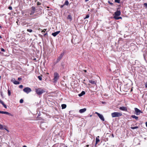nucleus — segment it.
<instances>
[{"instance_id":"nucleus-9","label":"nucleus","mask_w":147,"mask_h":147,"mask_svg":"<svg viewBox=\"0 0 147 147\" xmlns=\"http://www.w3.org/2000/svg\"><path fill=\"white\" fill-rule=\"evenodd\" d=\"M1 113L6 114L12 116H13V115L10 113L6 111H1Z\"/></svg>"},{"instance_id":"nucleus-30","label":"nucleus","mask_w":147,"mask_h":147,"mask_svg":"<svg viewBox=\"0 0 147 147\" xmlns=\"http://www.w3.org/2000/svg\"><path fill=\"white\" fill-rule=\"evenodd\" d=\"M38 79L40 80H42V78L40 76H38Z\"/></svg>"},{"instance_id":"nucleus-2","label":"nucleus","mask_w":147,"mask_h":147,"mask_svg":"<svg viewBox=\"0 0 147 147\" xmlns=\"http://www.w3.org/2000/svg\"><path fill=\"white\" fill-rule=\"evenodd\" d=\"M122 115L121 113L117 112H114L112 113L111 114V115L112 117H119L122 116Z\"/></svg>"},{"instance_id":"nucleus-42","label":"nucleus","mask_w":147,"mask_h":147,"mask_svg":"<svg viewBox=\"0 0 147 147\" xmlns=\"http://www.w3.org/2000/svg\"><path fill=\"white\" fill-rule=\"evenodd\" d=\"M1 96L3 98V93H2V92H1Z\"/></svg>"},{"instance_id":"nucleus-37","label":"nucleus","mask_w":147,"mask_h":147,"mask_svg":"<svg viewBox=\"0 0 147 147\" xmlns=\"http://www.w3.org/2000/svg\"><path fill=\"white\" fill-rule=\"evenodd\" d=\"M8 9H9L10 10H12V7L11 6H9V7H8Z\"/></svg>"},{"instance_id":"nucleus-21","label":"nucleus","mask_w":147,"mask_h":147,"mask_svg":"<svg viewBox=\"0 0 147 147\" xmlns=\"http://www.w3.org/2000/svg\"><path fill=\"white\" fill-rule=\"evenodd\" d=\"M13 83L15 84H20V82L17 81L15 80H14L13 81Z\"/></svg>"},{"instance_id":"nucleus-61","label":"nucleus","mask_w":147,"mask_h":147,"mask_svg":"<svg viewBox=\"0 0 147 147\" xmlns=\"http://www.w3.org/2000/svg\"><path fill=\"white\" fill-rule=\"evenodd\" d=\"M64 147H67V146H65Z\"/></svg>"},{"instance_id":"nucleus-39","label":"nucleus","mask_w":147,"mask_h":147,"mask_svg":"<svg viewBox=\"0 0 147 147\" xmlns=\"http://www.w3.org/2000/svg\"><path fill=\"white\" fill-rule=\"evenodd\" d=\"M1 51H3V52H5V49H3V48H1Z\"/></svg>"},{"instance_id":"nucleus-50","label":"nucleus","mask_w":147,"mask_h":147,"mask_svg":"<svg viewBox=\"0 0 147 147\" xmlns=\"http://www.w3.org/2000/svg\"><path fill=\"white\" fill-rule=\"evenodd\" d=\"M23 147H27V146L26 145H24L23 146Z\"/></svg>"},{"instance_id":"nucleus-11","label":"nucleus","mask_w":147,"mask_h":147,"mask_svg":"<svg viewBox=\"0 0 147 147\" xmlns=\"http://www.w3.org/2000/svg\"><path fill=\"white\" fill-rule=\"evenodd\" d=\"M121 14V12L120 11H117L115 12L114 16H119Z\"/></svg>"},{"instance_id":"nucleus-51","label":"nucleus","mask_w":147,"mask_h":147,"mask_svg":"<svg viewBox=\"0 0 147 147\" xmlns=\"http://www.w3.org/2000/svg\"><path fill=\"white\" fill-rule=\"evenodd\" d=\"M102 103H103V104H104L105 103V102H102Z\"/></svg>"},{"instance_id":"nucleus-60","label":"nucleus","mask_w":147,"mask_h":147,"mask_svg":"<svg viewBox=\"0 0 147 147\" xmlns=\"http://www.w3.org/2000/svg\"><path fill=\"white\" fill-rule=\"evenodd\" d=\"M92 116V115H90V117H91Z\"/></svg>"},{"instance_id":"nucleus-20","label":"nucleus","mask_w":147,"mask_h":147,"mask_svg":"<svg viewBox=\"0 0 147 147\" xmlns=\"http://www.w3.org/2000/svg\"><path fill=\"white\" fill-rule=\"evenodd\" d=\"M85 94V92L84 91H82L81 93L79 94H78V96H80V97H81L83 95Z\"/></svg>"},{"instance_id":"nucleus-38","label":"nucleus","mask_w":147,"mask_h":147,"mask_svg":"<svg viewBox=\"0 0 147 147\" xmlns=\"http://www.w3.org/2000/svg\"><path fill=\"white\" fill-rule=\"evenodd\" d=\"M23 87V86L22 85H20L19 86V88H22Z\"/></svg>"},{"instance_id":"nucleus-55","label":"nucleus","mask_w":147,"mask_h":147,"mask_svg":"<svg viewBox=\"0 0 147 147\" xmlns=\"http://www.w3.org/2000/svg\"><path fill=\"white\" fill-rule=\"evenodd\" d=\"M2 38V37L1 36H0V38Z\"/></svg>"},{"instance_id":"nucleus-63","label":"nucleus","mask_w":147,"mask_h":147,"mask_svg":"<svg viewBox=\"0 0 147 147\" xmlns=\"http://www.w3.org/2000/svg\"><path fill=\"white\" fill-rule=\"evenodd\" d=\"M40 10H41V9H40Z\"/></svg>"},{"instance_id":"nucleus-12","label":"nucleus","mask_w":147,"mask_h":147,"mask_svg":"<svg viewBox=\"0 0 147 147\" xmlns=\"http://www.w3.org/2000/svg\"><path fill=\"white\" fill-rule=\"evenodd\" d=\"M98 117L102 121H105L104 118L102 115L100 114L98 116Z\"/></svg>"},{"instance_id":"nucleus-31","label":"nucleus","mask_w":147,"mask_h":147,"mask_svg":"<svg viewBox=\"0 0 147 147\" xmlns=\"http://www.w3.org/2000/svg\"><path fill=\"white\" fill-rule=\"evenodd\" d=\"M20 102L21 103H22L23 102V100L22 99H21L20 100Z\"/></svg>"},{"instance_id":"nucleus-49","label":"nucleus","mask_w":147,"mask_h":147,"mask_svg":"<svg viewBox=\"0 0 147 147\" xmlns=\"http://www.w3.org/2000/svg\"><path fill=\"white\" fill-rule=\"evenodd\" d=\"M146 127H147V122H146Z\"/></svg>"},{"instance_id":"nucleus-57","label":"nucleus","mask_w":147,"mask_h":147,"mask_svg":"<svg viewBox=\"0 0 147 147\" xmlns=\"http://www.w3.org/2000/svg\"><path fill=\"white\" fill-rule=\"evenodd\" d=\"M16 23H17V24H18V21L16 22Z\"/></svg>"},{"instance_id":"nucleus-48","label":"nucleus","mask_w":147,"mask_h":147,"mask_svg":"<svg viewBox=\"0 0 147 147\" xmlns=\"http://www.w3.org/2000/svg\"><path fill=\"white\" fill-rule=\"evenodd\" d=\"M85 72L86 73L87 72V71L86 70H84Z\"/></svg>"},{"instance_id":"nucleus-19","label":"nucleus","mask_w":147,"mask_h":147,"mask_svg":"<svg viewBox=\"0 0 147 147\" xmlns=\"http://www.w3.org/2000/svg\"><path fill=\"white\" fill-rule=\"evenodd\" d=\"M131 117L135 119L136 120H138V117L135 115H131Z\"/></svg>"},{"instance_id":"nucleus-53","label":"nucleus","mask_w":147,"mask_h":147,"mask_svg":"<svg viewBox=\"0 0 147 147\" xmlns=\"http://www.w3.org/2000/svg\"><path fill=\"white\" fill-rule=\"evenodd\" d=\"M63 6H64V5H61V8H62V7H63Z\"/></svg>"},{"instance_id":"nucleus-16","label":"nucleus","mask_w":147,"mask_h":147,"mask_svg":"<svg viewBox=\"0 0 147 147\" xmlns=\"http://www.w3.org/2000/svg\"><path fill=\"white\" fill-rule=\"evenodd\" d=\"M89 82L92 84H96V81H94L92 80H89Z\"/></svg>"},{"instance_id":"nucleus-18","label":"nucleus","mask_w":147,"mask_h":147,"mask_svg":"<svg viewBox=\"0 0 147 147\" xmlns=\"http://www.w3.org/2000/svg\"><path fill=\"white\" fill-rule=\"evenodd\" d=\"M99 136H98L97 137H96V144H97L99 142H100V140L99 139Z\"/></svg>"},{"instance_id":"nucleus-59","label":"nucleus","mask_w":147,"mask_h":147,"mask_svg":"<svg viewBox=\"0 0 147 147\" xmlns=\"http://www.w3.org/2000/svg\"><path fill=\"white\" fill-rule=\"evenodd\" d=\"M34 59V60H36V58H35V59Z\"/></svg>"},{"instance_id":"nucleus-35","label":"nucleus","mask_w":147,"mask_h":147,"mask_svg":"<svg viewBox=\"0 0 147 147\" xmlns=\"http://www.w3.org/2000/svg\"><path fill=\"white\" fill-rule=\"evenodd\" d=\"M0 103L2 105L4 103L0 99Z\"/></svg>"},{"instance_id":"nucleus-22","label":"nucleus","mask_w":147,"mask_h":147,"mask_svg":"<svg viewBox=\"0 0 147 147\" xmlns=\"http://www.w3.org/2000/svg\"><path fill=\"white\" fill-rule=\"evenodd\" d=\"M4 129H5V128H4L3 125H1V124H0V129L3 130ZM5 129L7 131H9L7 129Z\"/></svg>"},{"instance_id":"nucleus-29","label":"nucleus","mask_w":147,"mask_h":147,"mask_svg":"<svg viewBox=\"0 0 147 147\" xmlns=\"http://www.w3.org/2000/svg\"><path fill=\"white\" fill-rule=\"evenodd\" d=\"M89 17V15L88 14L87 15L85 18H84V19H86L88 18Z\"/></svg>"},{"instance_id":"nucleus-14","label":"nucleus","mask_w":147,"mask_h":147,"mask_svg":"<svg viewBox=\"0 0 147 147\" xmlns=\"http://www.w3.org/2000/svg\"><path fill=\"white\" fill-rule=\"evenodd\" d=\"M60 31H58L56 32H55L53 33H52V35L54 36L55 37L57 36V34L59 33Z\"/></svg>"},{"instance_id":"nucleus-1","label":"nucleus","mask_w":147,"mask_h":147,"mask_svg":"<svg viewBox=\"0 0 147 147\" xmlns=\"http://www.w3.org/2000/svg\"><path fill=\"white\" fill-rule=\"evenodd\" d=\"M35 91L36 94L39 95H40L42 94L45 92L43 89L39 88L35 89Z\"/></svg>"},{"instance_id":"nucleus-45","label":"nucleus","mask_w":147,"mask_h":147,"mask_svg":"<svg viewBox=\"0 0 147 147\" xmlns=\"http://www.w3.org/2000/svg\"><path fill=\"white\" fill-rule=\"evenodd\" d=\"M109 4H110L111 5H113V3H111L109 1Z\"/></svg>"},{"instance_id":"nucleus-34","label":"nucleus","mask_w":147,"mask_h":147,"mask_svg":"<svg viewBox=\"0 0 147 147\" xmlns=\"http://www.w3.org/2000/svg\"><path fill=\"white\" fill-rule=\"evenodd\" d=\"M41 5V3L39 2H38L37 3V5Z\"/></svg>"},{"instance_id":"nucleus-6","label":"nucleus","mask_w":147,"mask_h":147,"mask_svg":"<svg viewBox=\"0 0 147 147\" xmlns=\"http://www.w3.org/2000/svg\"><path fill=\"white\" fill-rule=\"evenodd\" d=\"M23 91L24 92L28 94L31 92L32 90L30 88L26 87L23 89Z\"/></svg>"},{"instance_id":"nucleus-46","label":"nucleus","mask_w":147,"mask_h":147,"mask_svg":"<svg viewBox=\"0 0 147 147\" xmlns=\"http://www.w3.org/2000/svg\"><path fill=\"white\" fill-rule=\"evenodd\" d=\"M122 18L121 17H119V19H122Z\"/></svg>"},{"instance_id":"nucleus-5","label":"nucleus","mask_w":147,"mask_h":147,"mask_svg":"<svg viewBox=\"0 0 147 147\" xmlns=\"http://www.w3.org/2000/svg\"><path fill=\"white\" fill-rule=\"evenodd\" d=\"M31 10L30 13H29V14L31 16H33L34 14V13L36 12V8L35 7L32 6L31 8ZM36 12L37 11H36Z\"/></svg>"},{"instance_id":"nucleus-13","label":"nucleus","mask_w":147,"mask_h":147,"mask_svg":"<svg viewBox=\"0 0 147 147\" xmlns=\"http://www.w3.org/2000/svg\"><path fill=\"white\" fill-rule=\"evenodd\" d=\"M42 14V12L41 11H40V12H39V13H37L36 14H34L32 16V17H36V16H38V15H40Z\"/></svg>"},{"instance_id":"nucleus-43","label":"nucleus","mask_w":147,"mask_h":147,"mask_svg":"<svg viewBox=\"0 0 147 147\" xmlns=\"http://www.w3.org/2000/svg\"><path fill=\"white\" fill-rule=\"evenodd\" d=\"M46 29H44L42 31V32H45V31H46Z\"/></svg>"},{"instance_id":"nucleus-8","label":"nucleus","mask_w":147,"mask_h":147,"mask_svg":"<svg viewBox=\"0 0 147 147\" xmlns=\"http://www.w3.org/2000/svg\"><path fill=\"white\" fill-rule=\"evenodd\" d=\"M54 80L55 82L57 81L59 78V75L57 72H55L54 73Z\"/></svg>"},{"instance_id":"nucleus-15","label":"nucleus","mask_w":147,"mask_h":147,"mask_svg":"<svg viewBox=\"0 0 147 147\" xmlns=\"http://www.w3.org/2000/svg\"><path fill=\"white\" fill-rule=\"evenodd\" d=\"M86 108H84L81 109L79 110V112L80 113H82L86 111Z\"/></svg>"},{"instance_id":"nucleus-52","label":"nucleus","mask_w":147,"mask_h":147,"mask_svg":"<svg viewBox=\"0 0 147 147\" xmlns=\"http://www.w3.org/2000/svg\"><path fill=\"white\" fill-rule=\"evenodd\" d=\"M89 145H87L86 146L87 147H89Z\"/></svg>"},{"instance_id":"nucleus-26","label":"nucleus","mask_w":147,"mask_h":147,"mask_svg":"<svg viewBox=\"0 0 147 147\" xmlns=\"http://www.w3.org/2000/svg\"><path fill=\"white\" fill-rule=\"evenodd\" d=\"M8 94L9 96H10L11 95V92L9 90V89L7 90Z\"/></svg>"},{"instance_id":"nucleus-17","label":"nucleus","mask_w":147,"mask_h":147,"mask_svg":"<svg viewBox=\"0 0 147 147\" xmlns=\"http://www.w3.org/2000/svg\"><path fill=\"white\" fill-rule=\"evenodd\" d=\"M67 18V19L69 20L70 21H71L72 20V18L70 14H69L68 15Z\"/></svg>"},{"instance_id":"nucleus-36","label":"nucleus","mask_w":147,"mask_h":147,"mask_svg":"<svg viewBox=\"0 0 147 147\" xmlns=\"http://www.w3.org/2000/svg\"><path fill=\"white\" fill-rule=\"evenodd\" d=\"M144 5L145 6L146 8H147V3H145L144 4Z\"/></svg>"},{"instance_id":"nucleus-64","label":"nucleus","mask_w":147,"mask_h":147,"mask_svg":"<svg viewBox=\"0 0 147 147\" xmlns=\"http://www.w3.org/2000/svg\"><path fill=\"white\" fill-rule=\"evenodd\" d=\"M1 111H0V113H1Z\"/></svg>"},{"instance_id":"nucleus-23","label":"nucleus","mask_w":147,"mask_h":147,"mask_svg":"<svg viewBox=\"0 0 147 147\" xmlns=\"http://www.w3.org/2000/svg\"><path fill=\"white\" fill-rule=\"evenodd\" d=\"M61 107L62 109H64L66 107V105L65 104H63L61 105Z\"/></svg>"},{"instance_id":"nucleus-40","label":"nucleus","mask_w":147,"mask_h":147,"mask_svg":"<svg viewBox=\"0 0 147 147\" xmlns=\"http://www.w3.org/2000/svg\"><path fill=\"white\" fill-rule=\"evenodd\" d=\"M22 78L20 77L18 78V80L19 81H20L21 80H22Z\"/></svg>"},{"instance_id":"nucleus-58","label":"nucleus","mask_w":147,"mask_h":147,"mask_svg":"<svg viewBox=\"0 0 147 147\" xmlns=\"http://www.w3.org/2000/svg\"><path fill=\"white\" fill-rule=\"evenodd\" d=\"M47 7L48 8H49V7H48V6Z\"/></svg>"},{"instance_id":"nucleus-32","label":"nucleus","mask_w":147,"mask_h":147,"mask_svg":"<svg viewBox=\"0 0 147 147\" xmlns=\"http://www.w3.org/2000/svg\"><path fill=\"white\" fill-rule=\"evenodd\" d=\"M27 30L29 32H32V30L30 29H28Z\"/></svg>"},{"instance_id":"nucleus-41","label":"nucleus","mask_w":147,"mask_h":147,"mask_svg":"<svg viewBox=\"0 0 147 147\" xmlns=\"http://www.w3.org/2000/svg\"><path fill=\"white\" fill-rule=\"evenodd\" d=\"M95 113L96 114L98 115V116L100 114V113H99L97 112H95Z\"/></svg>"},{"instance_id":"nucleus-33","label":"nucleus","mask_w":147,"mask_h":147,"mask_svg":"<svg viewBox=\"0 0 147 147\" xmlns=\"http://www.w3.org/2000/svg\"><path fill=\"white\" fill-rule=\"evenodd\" d=\"M2 105L6 109L7 108L6 105L4 103Z\"/></svg>"},{"instance_id":"nucleus-4","label":"nucleus","mask_w":147,"mask_h":147,"mask_svg":"<svg viewBox=\"0 0 147 147\" xmlns=\"http://www.w3.org/2000/svg\"><path fill=\"white\" fill-rule=\"evenodd\" d=\"M64 52L61 53L60 55L58 57V58H57V60L55 63V64H56L58 63L60 60L62 59L63 57L64 56Z\"/></svg>"},{"instance_id":"nucleus-24","label":"nucleus","mask_w":147,"mask_h":147,"mask_svg":"<svg viewBox=\"0 0 147 147\" xmlns=\"http://www.w3.org/2000/svg\"><path fill=\"white\" fill-rule=\"evenodd\" d=\"M68 4H69L68 1H65V2L64 5H68Z\"/></svg>"},{"instance_id":"nucleus-27","label":"nucleus","mask_w":147,"mask_h":147,"mask_svg":"<svg viewBox=\"0 0 147 147\" xmlns=\"http://www.w3.org/2000/svg\"><path fill=\"white\" fill-rule=\"evenodd\" d=\"M113 18L116 20H119V17L118 16H114Z\"/></svg>"},{"instance_id":"nucleus-3","label":"nucleus","mask_w":147,"mask_h":147,"mask_svg":"<svg viewBox=\"0 0 147 147\" xmlns=\"http://www.w3.org/2000/svg\"><path fill=\"white\" fill-rule=\"evenodd\" d=\"M47 123L45 122H42L40 124V127L41 129L44 130L45 128H47Z\"/></svg>"},{"instance_id":"nucleus-28","label":"nucleus","mask_w":147,"mask_h":147,"mask_svg":"<svg viewBox=\"0 0 147 147\" xmlns=\"http://www.w3.org/2000/svg\"><path fill=\"white\" fill-rule=\"evenodd\" d=\"M115 1L116 3H119L120 2V0H115Z\"/></svg>"},{"instance_id":"nucleus-56","label":"nucleus","mask_w":147,"mask_h":147,"mask_svg":"<svg viewBox=\"0 0 147 147\" xmlns=\"http://www.w3.org/2000/svg\"><path fill=\"white\" fill-rule=\"evenodd\" d=\"M2 28V27L1 26H0V28Z\"/></svg>"},{"instance_id":"nucleus-44","label":"nucleus","mask_w":147,"mask_h":147,"mask_svg":"<svg viewBox=\"0 0 147 147\" xmlns=\"http://www.w3.org/2000/svg\"><path fill=\"white\" fill-rule=\"evenodd\" d=\"M47 32L46 33H45V34H44V36H45L46 35H47Z\"/></svg>"},{"instance_id":"nucleus-62","label":"nucleus","mask_w":147,"mask_h":147,"mask_svg":"<svg viewBox=\"0 0 147 147\" xmlns=\"http://www.w3.org/2000/svg\"><path fill=\"white\" fill-rule=\"evenodd\" d=\"M61 64H62V66H63V64H62V63H61Z\"/></svg>"},{"instance_id":"nucleus-10","label":"nucleus","mask_w":147,"mask_h":147,"mask_svg":"<svg viewBox=\"0 0 147 147\" xmlns=\"http://www.w3.org/2000/svg\"><path fill=\"white\" fill-rule=\"evenodd\" d=\"M119 109L120 110L124 111H127V110L126 107H120L119 108Z\"/></svg>"},{"instance_id":"nucleus-54","label":"nucleus","mask_w":147,"mask_h":147,"mask_svg":"<svg viewBox=\"0 0 147 147\" xmlns=\"http://www.w3.org/2000/svg\"><path fill=\"white\" fill-rule=\"evenodd\" d=\"M89 0H85V1L86 2H87V1H88Z\"/></svg>"},{"instance_id":"nucleus-7","label":"nucleus","mask_w":147,"mask_h":147,"mask_svg":"<svg viewBox=\"0 0 147 147\" xmlns=\"http://www.w3.org/2000/svg\"><path fill=\"white\" fill-rule=\"evenodd\" d=\"M134 110H135V113L136 115H140V113H143L139 109H138L137 108H134Z\"/></svg>"},{"instance_id":"nucleus-25","label":"nucleus","mask_w":147,"mask_h":147,"mask_svg":"<svg viewBox=\"0 0 147 147\" xmlns=\"http://www.w3.org/2000/svg\"><path fill=\"white\" fill-rule=\"evenodd\" d=\"M138 128V126H137L134 127H131V128L133 129H134Z\"/></svg>"},{"instance_id":"nucleus-47","label":"nucleus","mask_w":147,"mask_h":147,"mask_svg":"<svg viewBox=\"0 0 147 147\" xmlns=\"http://www.w3.org/2000/svg\"><path fill=\"white\" fill-rule=\"evenodd\" d=\"M111 136H112V137L113 138L114 137V135L113 134H112Z\"/></svg>"}]
</instances>
